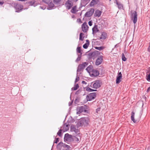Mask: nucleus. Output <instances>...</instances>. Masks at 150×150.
<instances>
[{
    "mask_svg": "<svg viewBox=\"0 0 150 150\" xmlns=\"http://www.w3.org/2000/svg\"><path fill=\"white\" fill-rule=\"evenodd\" d=\"M89 120L88 118L86 117H83L79 119L77 123V127L82 126H86L88 124Z\"/></svg>",
    "mask_w": 150,
    "mask_h": 150,
    "instance_id": "1",
    "label": "nucleus"
},
{
    "mask_svg": "<svg viewBox=\"0 0 150 150\" xmlns=\"http://www.w3.org/2000/svg\"><path fill=\"white\" fill-rule=\"evenodd\" d=\"M130 18L134 24L137 23V13L136 11H131Z\"/></svg>",
    "mask_w": 150,
    "mask_h": 150,
    "instance_id": "2",
    "label": "nucleus"
},
{
    "mask_svg": "<svg viewBox=\"0 0 150 150\" xmlns=\"http://www.w3.org/2000/svg\"><path fill=\"white\" fill-rule=\"evenodd\" d=\"M101 82L100 80H97L91 83L90 87L95 89H97L101 86Z\"/></svg>",
    "mask_w": 150,
    "mask_h": 150,
    "instance_id": "3",
    "label": "nucleus"
},
{
    "mask_svg": "<svg viewBox=\"0 0 150 150\" xmlns=\"http://www.w3.org/2000/svg\"><path fill=\"white\" fill-rule=\"evenodd\" d=\"M12 6L16 9V12H20L22 11L23 8V6L21 4L16 3H12Z\"/></svg>",
    "mask_w": 150,
    "mask_h": 150,
    "instance_id": "4",
    "label": "nucleus"
},
{
    "mask_svg": "<svg viewBox=\"0 0 150 150\" xmlns=\"http://www.w3.org/2000/svg\"><path fill=\"white\" fill-rule=\"evenodd\" d=\"M88 64L87 62H83L82 64L79 65L77 70L76 74H78V72L81 71H83V70L86 67Z\"/></svg>",
    "mask_w": 150,
    "mask_h": 150,
    "instance_id": "5",
    "label": "nucleus"
},
{
    "mask_svg": "<svg viewBox=\"0 0 150 150\" xmlns=\"http://www.w3.org/2000/svg\"><path fill=\"white\" fill-rule=\"evenodd\" d=\"M96 96V93H92L89 94L86 96V99L87 101H90L92 99L95 98Z\"/></svg>",
    "mask_w": 150,
    "mask_h": 150,
    "instance_id": "6",
    "label": "nucleus"
},
{
    "mask_svg": "<svg viewBox=\"0 0 150 150\" xmlns=\"http://www.w3.org/2000/svg\"><path fill=\"white\" fill-rule=\"evenodd\" d=\"M72 0H68L65 4V6L68 10L70 9L73 6Z\"/></svg>",
    "mask_w": 150,
    "mask_h": 150,
    "instance_id": "7",
    "label": "nucleus"
},
{
    "mask_svg": "<svg viewBox=\"0 0 150 150\" xmlns=\"http://www.w3.org/2000/svg\"><path fill=\"white\" fill-rule=\"evenodd\" d=\"M103 56L102 55H100L97 58L96 62L95 64L97 66L100 65L103 61Z\"/></svg>",
    "mask_w": 150,
    "mask_h": 150,
    "instance_id": "8",
    "label": "nucleus"
},
{
    "mask_svg": "<svg viewBox=\"0 0 150 150\" xmlns=\"http://www.w3.org/2000/svg\"><path fill=\"white\" fill-rule=\"evenodd\" d=\"M94 10L93 8H91L89 11L86 12L85 14V16L86 17H90L91 16L93 13Z\"/></svg>",
    "mask_w": 150,
    "mask_h": 150,
    "instance_id": "9",
    "label": "nucleus"
},
{
    "mask_svg": "<svg viewBox=\"0 0 150 150\" xmlns=\"http://www.w3.org/2000/svg\"><path fill=\"white\" fill-rule=\"evenodd\" d=\"M82 31L84 33L87 32L88 30V27L86 22L84 23L81 25Z\"/></svg>",
    "mask_w": 150,
    "mask_h": 150,
    "instance_id": "10",
    "label": "nucleus"
},
{
    "mask_svg": "<svg viewBox=\"0 0 150 150\" xmlns=\"http://www.w3.org/2000/svg\"><path fill=\"white\" fill-rule=\"evenodd\" d=\"M122 77V75L121 73V72H118L116 79V83L117 84H118L121 82Z\"/></svg>",
    "mask_w": 150,
    "mask_h": 150,
    "instance_id": "11",
    "label": "nucleus"
},
{
    "mask_svg": "<svg viewBox=\"0 0 150 150\" xmlns=\"http://www.w3.org/2000/svg\"><path fill=\"white\" fill-rule=\"evenodd\" d=\"M71 129L72 132H74L76 134H78L79 133V130L74 125H72L71 126Z\"/></svg>",
    "mask_w": 150,
    "mask_h": 150,
    "instance_id": "12",
    "label": "nucleus"
},
{
    "mask_svg": "<svg viewBox=\"0 0 150 150\" xmlns=\"http://www.w3.org/2000/svg\"><path fill=\"white\" fill-rule=\"evenodd\" d=\"M91 0H81L80 7L85 6Z\"/></svg>",
    "mask_w": 150,
    "mask_h": 150,
    "instance_id": "13",
    "label": "nucleus"
},
{
    "mask_svg": "<svg viewBox=\"0 0 150 150\" xmlns=\"http://www.w3.org/2000/svg\"><path fill=\"white\" fill-rule=\"evenodd\" d=\"M72 136L68 133L66 134L64 136V139L65 141H69L71 140Z\"/></svg>",
    "mask_w": 150,
    "mask_h": 150,
    "instance_id": "14",
    "label": "nucleus"
},
{
    "mask_svg": "<svg viewBox=\"0 0 150 150\" xmlns=\"http://www.w3.org/2000/svg\"><path fill=\"white\" fill-rule=\"evenodd\" d=\"M102 13V12L98 10H96L94 13V16L96 17H99Z\"/></svg>",
    "mask_w": 150,
    "mask_h": 150,
    "instance_id": "15",
    "label": "nucleus"
},
{
    "mask_svg": "<svg viewBox=\"0 0 150 150\" xmlns=\"http://www.w3.org/2000/svg\"><path fill=\"white\" fill-rule=\"evenodd\" d=\"M98 31H99V30L98 29L97 25H95L92 28V34H94Z\"/></svg>",
    "mask_w": 150,
    "mask_h": 150,
    "instance_id": "16",
    "label": "nucleus"
},
{
    "mask_svg": "<svg viewBox=\"0 0 150 150\" xmlns=\"http://www.w3.org/2000/svg\"><path fill=\"white\" fill-rule=\"evenodd\" d=\"M46 3L48 4L47 9L49 10H51L54 7V5L52 1H51L49 3Z\"/></svg>",
    "mask_w": 150,
    "mask_h": 150,
    "instance_id": "17",
    "label": "nucleus"
},
{
    "mask_svg": "<svg viewBox=\"0 0 150 150\" xmlns=\"http://www.w3.org/2000/svg\"><path fill=\"white\" fill-rule=\"evenodd\" d=\"M78 111L77 112V114H79L83 111L86 112V110H85L83 106L79 107L78 108Z\"/></svg>",
    "mask_w": 150,
    "mask_h": 150,
    "instance_id": "18",
    "label": "nucleus"
},
{
    "mask_svg": "<svg viewBox=\"0 0 150 150\" xmlns=\"http://www.w3.org/2000/svg\"><path fill=\"white\" fill-rule=\"evenodd\" d=\"M116 3L117 5V7L119 9H123V6L122 4L117 1V0H115Z\"/></svg>",
    "mask_w": 150,
    "mask_h": 150,
    "instance_id": "19",
    "label": "nucleus"
},
{
    "mask_svg": "<svg viewBox=\"0 0 150 150\" xmlns=\"http://www.w3.org/2000/svg\"><path fill=\"white\" fill-rule=\"evenodd\" d=\"M107 36V34L106 33L103 32L102 33L101 37L100 38V39L105 40Z\"/></svg>",
    "mask_w": 150,
    "mask_h": 150,
    "instance_id": "20",
    "label": "nucleus"
},
{
    "mask_svg": "<svg viewBox=\"0 0 150 150\" xmlns=\"http://www.w3.org/2000/svg\"><path fill=\"white\" fill-rule=\"evenodd\" d=\"M58 146H62L64 147H66L67 149L69 148L70 146H69L65 144H64L62 142H60L58 144Z\"/></svg>",
    "mask_w": 150,
    "mask_h": 150,
    "instance_id": "21",
    "label": "nucleus"
},
{
    "mask_svg": "<svg viewBox=\"0 0 150 150\" xmlns=\"http://www.w3.org/2000/svg\"><path fill=\"white\" fill-rule=\"evenodd\" d=\"M134 115H135V113L133 111H132V113L131 114V120L134 123H136L137 122V120H135V119L134 118Z\"/></svg>",
    "mask_w": 150,
    "mask_h": 150,
    "instance_id": "22",
    "label": "nucleus"
},
{
    "mask_svg": "<svg viewBox=\"0 0 150 150\" xmlns=\"http://www.w3.org/2000/svg\"><path fill=\"white\" fill-rule=\"evenodd\" d=\"M92 72V75L95 76H98L99 74L98 71L97 70L93 69Z\"/></svg>",
    "mask_w": 150,
    "mask_h": 150,
    "instance_id": "23",
    "label": "nucleus"
},
{
    "mask_svg": "<svg viewBox=\"0 0 150 150\" xmlns=\"http://www.w3.org/2000/svg\"><path fill=\"white\" fill-rule=\"evenodd\" d=\"M84 89L86 91L88 92H91L92 91H97L96 89H93L89 88L88 86H86L84 88Z\"/></svg>",
    "mask_w": 150,
    "mask_h": 150,
    "instance_id": "24",
    "label": "nucleus"
},
{
    "mask_svg": "<svg viewBox=\"0 0 150 150\" xmlns=\"http://www.w3.org/2000/svg\"><path fill=\"white\" fill-rule=\"evenodd\" d=\"M96 52H92L89 53L88 54L89 58L90 59H92L94 57L96 54Z\"/></svg>",
    "mask_w": 150,
    "mask_h": 150,
    "instance_id": "25",
    "label": "nucleus"
},
{
    "mask_svg": "<svg viewBox=\"0 0 150 150\" xmlns=\"http://www.w3.org/2000/svg\"><path fill=\"white\" fill-rule=\"evenodd\" d=\"M93 69L92 65H90L86 69V70L88 72H92Z\"/></svg>",
    "mask_w": 150,
    "mask_h": 150,
    "instance_id": "26",
    "label": "nucleus"
},
{
    "mask_svg": "<svg viewBox=\"0 0 150 150\" xmlns=\"http://www.w3.org/2000/svg\"><path fill=\"white\" fill-rule=\"evenodd\" d=\"M68 125L65 124L63 125V131L64 132H65L69 130V127H68Z\"/></svg>",
    "mask_w": 150,
    "mask_h": 150,
    "instance_id": "27",
    "label": "nucleus"
},
{
    "mask_svg": "<svg viewBox=\"0 0 150 150\" xmlns=\"http://www.w3.org/2000/svg\"><path fill=\"white\" fill-rule=\"evenodd\" d=\"M76 6H75L73 7L72 9L71 10V12L74 14H75L76 12H77L78 10L76 9Z\"/></svg>",
    "mask_w": 150,
    "mask_h": 150,
    "instance_id": "28",
    "label": "nucleus"
},
{
    "mask_svg": "<svg viewBox=\"0 0 150 150\" xmlns=\"http://www.w3.org/2000/svg\"><path fill=\"white\" fill-rule=\"evenodd\" d=\"M62 0H53V2L54 4L59 5L61 3Z\"/></svg>",
    "mask_w": 150,
    "mask_h": 150,
    "instance_id": "29",
    "label": "nucleus"
},
{
    "mask_svg": "<svg viewBox=\"0 0 150 150\" xmlns=\"http://www.w3.org/2000/svg\"><path fill=\"white\" fill-rule=\"evenodd\" d=\"M79 87L78 84H76L74 86L71 88L72 90L75 91Z\"/></svg>",
    "mask_w": 150,
    "mask_h": 150,
    "instance_id": "30",
    "label": "nucleus"
},
{
    "mask_svg": "<svg viewBox=\"0 0 150 150\" xmlns=\"http://www.w3.org/2000/svg\"><path fill=\"white\" fill-rule=\"evenodd\" d=\"M84 35V34L83 33H81L79 35V40H81V41H83L84 39V37H83V36Z\"/></svg>",
    "mask_w": 150,
    "mask_h": 150,
    "instance_id": "31",
    "label": "nucleus"
},
{
    "mask_svg": "<svg viewBox=\"0 0 150 150\" xmlns=\"http://www.w3.org/2000/svg\"><path fill=\"white\" fill-rule=\"evenodd\" d=\"M82 54V53H81V54H80L79 55H78V57L75 61L76 62H78L80 60Z\"/></svg>",
    "mask_w": 150,
    "mask_h": 150,
    "instance_id": "32",
    "label": "nucleus"
},
{
    "mask_svg": "<svg viewBox=\"0 0 150 150\" xmlns=\"http://www.w3.org/2000/svg\"><path fill=\"white\" fill-rule=\"evenodd\" d=\"M95 48L99 50H101L104 48V47L103 46H100V47H95Z\"/></svg>",
    "mask_w": 150,
    "mask_h": 150,
    "instance_id": "33",
    "label": "nucleus"
},
{
    "mask_svg": "<svg viewBox=\"0 0 150 150\" xmlns=\"http://www.w3.org/2000/svg\"><path fill=\"white\" fill-rule=\"evenodd\" d=\"M35 1L34 0H32V1H29L28 3L31 6H33L34 5L35 3Z\"/></svg>",
    "mask_w": 150,
    "mask_h": 150,
    "instance_id": "34",
    "label": "nucleus"
},
{
    "mask_svg": "<svg viewBox=\"0 0 150 150\" xmlns=\"http://www.w3.org/2000/svg\"><path fill=\"white\" fill-rule=\"evenodd\" d=\"M62 129H60L57 133V135L60 137L62 136Z\"/></svg>",
    "mask_w": 150,
    "mask_h": 150,
    "instance_id": "35",
    "label": "nucleus"
},
{
    "mask_svg": "<svg viewBox=\"0 0 150 150\" xmlns=\"http://www.w3.org/2000/svg\"><path fill=\"white\" fill-rule=\"evenodd\" d=\"M122 61L125 62L127 60V58L125 57L124 53H122Z\"/></svg>",
    "mask_w": 150,
    "mask_h": 150,
    "instance_id": "36",
    "label": "nucleus"
},
{
    "mask_svg": "<svg viewBox=\"0 0 150 150\" xmlns=\"http://www.w3.org/2000/svg\"><path fill=\"white\" fill-rule=\"evenodd\" d=\"M73 139L74 141L76 142H78L79 141V138L76 136H74Z\"/></svg>",
    "mask_w": 150,
    "mask_h": 150,
    "instance_id": "37",
    "label": "nucleus"
},
{
    "mask_svg": "<svg viewBox=\"0 0 150 150\" xmlns=\"http://www.w3.org/2000/svg\"><path fill=\"white\" fill-rule=\"evenodd\" d=\"M76 50L77 52L80 53V54H81V53H82L81 52V47H77V48Z\"/></svg>",
    "mask_w": 150,
    "mask_h": 150,
    "instance_id": "38",
    "label": "nucleus"
},
{
    "mask_svg": "<svg viewBox=\"0 0 150 150\" xmlns=\"http://www.w3.org/2000/svg\"><path fill=\"white\" fill-rule=\"evenodd\" d=\"M146 78L148 81H150V74H147Z\"/></svg>",
    "mask_w": 150,
    "mask_h": 150,
    "instance_id": "39",
    "label": "nucleus"
},
{
    "mask_svg": "<svg viewBox=\"0 0 150 150\" xmlns=\"http://www.w3.org/2000/svg\"><path fill=\"white\" fill-rule=\"evenodd\" d=\"M88 43H85L83 45V47L84 49H86L88 48Z\"/></svg>",
    "mask_w": 150,
    "mask_h": 150,
    "instance_id": "40",
    "label": "nucleus"
},
{
    "mask_svg": "<svg viewBox=\"0 0 150 150\" xmlns=\"http://www.w3.org/2000/svg\"><path fill=\"white\" fill-rule=\"evenodd\" d=\"M95 4L94 3V2L93 1H92V0L91 2L89 5L90 6L92 7Z\"/></svg>",
    "mask_w": 150,
    "mask_h": 150,
    "instance_id": "41",
    "label": "nucleus"
},
{
    "mask_svg": "<svg viewBox=\"0 0 150 150\" xmlns=\"http://www.w3.org/2000/svg\"><path fill=\"white\" fill-rule=\"evenodd\" d=\"M79 76H78V74H77V76L76 78L75 81V83H76L79 80Z\"/></svg>",
    "mask_w": 150,
    "mask_h": 150,
    "instance_id": "42",
    "label": "nucleus"
},
{
    "mask_svg": "<svg viewBox=\"0 0 150 150\" xmlns=\"http://www.w3.org/2000/svg\"><path fill=\"white\" fill-rule=\"evenodd\" d=\"M59 138H57L56 139V140L54 141V143L57 144L59 142Z\"/></svg>",
    "mask_w": 150,
    "mask_h": 150,
    "instance_id": "43",
    "label": "nucleus"
},
{
    "mask_svg": "<svg viewBox=\"0 0 150 150\" xmlns=\"http://www.w3.org/2000/svg\"><path fill=\"white\" fill-rule=\"evenodd\" d=\"M100 108H98L97 109H96V112L97 113H98L100 111Z\"/></svg>",
    "mask_w": 150,
    "mask_h": 150,
    "instance_id": "44",
    "label": "nucleus"
},
{
    "mask_svg": "<svg viewBox=\"0 0 150 150\" xmlns=\"http://www.w3.org/2000/svg\"><path fill=\"white\" fill-rule=\"evenodd\" d=\"M88 24L90 26H91L92 25L93 22L92 21H90L88 22Z\"/></svg>",
    "mask_w": 150,
    "mask_h": 150,
    "instance_id": "45",
    "label": "nucleus"
},
{
    "mask_svg": "<svg viewBox=\"0 0 150 150\" xmlns=\"http://www.w3.org/2000/svg\"><path fill=\"white\" fill-rule=\"evenodd\" d=\"M81 90L79 89L76 92L75 94H78L81 92Z\"/></svg>",
    "mask_w": 150,
    "mask_h": 150,
    "instance_id": "46",
    "label": "nucleus"
},
{
    "mask_svg": "<svg viewBox=\"0 0 150 150\" xmlns=\"http://www.w3.org/2000/svg\"><path fill=\"white\" fill-rule=\"evenodd\" d=\"M148 73L149 74H150V67H149L148 68L147 74Z\"/></svg>",
    "mask_w": 150,
    "mask_h": 150,
    "instance_id": "47",
    "label": "nucleus"
},
{
    "mask_svg": "<svg viewBox=\"0 0 150 150\" xmlns=\"http://www.w3.org/2000/svg\"><path fill=\"white\" fill-rule=\"evenodd\" d=\"M92 0V1H93L94 2V3H95V4H97L98 3V1L96 0Z\"/></svg>",
    "mask_w": 150,
    "mask_h": 150,
    "instance_id": "48",
    "label": "nucleus"
},
{
    "mask_svg": "<svg viewBox=\"0 0 150 150\" xmlns=\"http://www.w3.org/2000/svg\"><path fill=\"white\" fill-rule=\"evenodd\" d=\"M147 51L148 52H150V45H149L147 49Z\"/></svg>",
    "mask_w": 150,
    "mask_h": 150,
    "instance_id": "49",
    "label": "nucleus"
},
{
    "mask_svg": "<svg viewBox=\"0 0 150 150\" xmlns=\"http://www.w3.org/2000/svg\"><path fill=\"white\" fill-rule=\"evenodd\" d=\"M72 103H73L72 101L69 102V106H70L72 104Z\"/></svg>",
    "mask_w": 150,
    "mask_h": 150,
    "instance_id": "50",
    "label": "nucleus"
},
{
    "mask_svg": "<svg viewBox=\"0 0 150 150\" xmlns=\"http://www.w3.org/2000/svg\"><path fill=\"white\" fill-rule=\"evenodd\" d=\"M40 8H41V9H42L43 10H44V9H45V7H44L42 6H40Z\"/></svg>",
    "mask_w": 150,
    "mask_h": 150,
    "instance_id": "51",
    "label": "nucleus"
},
{
    "mask_svg": "<svg viewBox=\"0 0 150 150\" xmlns=\"http://www.w3.org/2000/svg\"><path fill=\"white\" fill-rule=\"evenodd\" d=\"M82 84H87V83L84 81H83L82 82Z\"/></svg>",
    "mask_w": 150,
    "mask_h": 150,
    "instance_id": "52",
    "label": "nucleus"
},
{
    "mask_svg": "<svg viewBox=\"0 0 150 150\" xmlns=\"http://www.w3.org/2000/svg\"><path fill=\"white\" fill-rule=\"evenodd\" d=\"M4 2L3 1H0V5H2L4 4Z\"/></svg>",
    "mask_w": 150,
    "mask_h": 150,
    "instance_id": "53",
    "label": "nucleus"
},
{
    "mask_svg": "<svg viewBox=\"0 0 150 150\" xmlns=\"http://www.w3.org/2000/svg\"><path fill=\"white\" fill-rule=\"evenodd\" d=\"M150 91V87L148 88L146 92H148Z\"/></svg>",
    "mask_w": 150,
    "mask_h": 150,
    "instance_id": "54",
    "label": "nucleus"
},
{
    "mask_svg": "<svg viewBox=\"0 0 150 150\" xmlns=\"http://www.w3.org/2000/svg\"><path fill=\"white\" fill-rule=\"evenodd\" d=\"M86 43H88V44L89 45V41L88 40H86Z\"/></svg>",
    "mask_w": 150,
    "mask_h": 150,
    "instance_id": "55",
    "label": "nucleus"
},
{
    "mask_svg": "<svg viewBox=\"0 0 150 150\" xmlns=\"http://www.w3.org/2000/svg\"><path fill=\"white\" fill-rule=\"evenodd\" d=\"M78 0H72V1L73 2V1L76 2Z\"/></svg>",
    "mask_w": 150,
    "mask_h": 150,
    "instance_id": "56",
    "label": "nucleus"
},
{
    "mask_svg": "<svg viewBox=\"0 0 150 150\" xmlns=\"http://www.w3.org/2000/svg\"><path fill=\"white\" fill-rule=\"evenodd\" d=\"M79 21H81V19H79Z\"/></svg>",
    "mask_w": 150,
    "mask_h": 150,
    "instance_id": "57",
    "label": "nucleus"
},
{
    "mask_svg": "<svg viewBox=\"0 0 150 150\" xmlns=\"http://www.w3.org/2000/svg\"><path fill=\"white\" fill-rule=\"evenodd\" d=\"M149 45H150V42H149Z\"/></svg>",
    "mask_w": 150,
    "mask_h": 150,
    "instance_id": "58",
    "label": "nucleus"
},
{
    "mask_svg": "<svg viewBox=\"0 0 150 150\" xmlns=\"http://www.w3.org/2000/svg\"><path fill=\"white\" fill-rule=\"evenodd\" d=\"M62 127H61V129H62Z\"/></svg>",
    "mask_w": 150,
    "mask_h": 150,
    "instance_id": "59",
    "label": "nucleus"
},
{
    "mask_svg": "<svg viewBox=\"0 0 150 150\" xmlns=\"http://www.w3.org/2000/svg\"><path fill=\"white\" fill-rule=\"evenodd\" d=\"M111 0H109V1H111Z\"/></svg>",
    "mask_w": 150,
    "mask_h": 150,
    "instance_id": "60",
    "label": "nucleus"
},
{
    "mask_svg": "<svg viewBox=\"0 0 150 150\" xmlns=\"http://www.w3.org/2000/svg\"><path fill=\"white\" fill-rule=\"evenodd\" d=\"M96 52H98V51H97Z\"/></svg>",
    "mask_w": 150,
    "mask_h": 150,
    "instance_id": "61",
    "label": "nucleus"
}]
</instances>
